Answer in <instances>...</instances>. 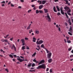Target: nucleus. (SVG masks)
<instances>
[{"instance_id": "obj_1", "label": "nucleus", "mask_w": 73, "mask_h": 73, "mask_svg": "<svg viewBox=\"0 0 73 73\" xmlns=\"http://www.w3.org/2000/svg\"><path fill=\"white\" fill-rule=\"evenodd\" d=\"M41 68L44 69H46V66H45V64H43L41 65H40L36 68L37 69H41Z\"/></svg>"}, {"instance_id": "obj_2", "label": "nucleus", "mask_w": 73, "mask_h": 73, "mask_svg": "<svg viewBox=\"0 0 73 73\" xmlns=\"http://www.w3.org/2000/svg\"><path fill=\"white\" fill-rule=\"evenodd\" d=\"M47 15L46 16V17H47V18L46 19V20H48V22H50V21H51V19L50 17V16L49 15V13H48Z\"/></svg>"}, {"instance_id": "obj_3", "label": "nucleus", "mask_w": 73, "mask_h": 73, "mask_svg": "<svg viewBox=\"0 0 73 73\" xmlns=\"http://www.w3.org/2000/svg\"><path fill=\"white\" fill-rule=\"evenodd\" d=\"M44 42V41L42 40H40L39 41H37L36 42V44L37 45H40V44H41Z\"/></svg>"}, {"instance_id": "obj_4", "label": "nucleus", "mask_w": 73, "mask_h": 73, "mask_svg": "<svg viewBox=\"0 0 73 73\" xmlns=\"http://www.w3.org/2000/svg\"><path fill=\"white\" fill-rule=\"evenodd\" d=\"M47 56V58H48V59H50L51 58V56H52V53L50 52L48 54Z\"/></svg>"}, {"instance_id": "obj_5", "label": "nucleus", "mask_w": 73, "mask_h": 73, "mask_svg": "<svg viewBox=\"0 0 73 73\" xmlns=\"http://www.w3.org/2000/svg\"><path fill=\"white\" fill-rule=\"evenodd\" d=\"M13 48L14 49L15 51H16V47H15V46L14 44H13V46H12L11 47V49H13Z\"/></svg>"}, {"instance_id": "obj_6", "label": "nucleus", "mask_w": 73, "mask_h": 73, "mask_svg": "<svg viewBox=\"0 0 73 73\" xmlns=\"http://www.w3.org/2000/svg\"><path fill=\"white\" fill-rule=\"evenodd\" d=\"M45 62V60H41L38 64V65H40Z\"/></svg>"}, {"instance_id": "obj_7", "label": "nucleus", "mask_w": 73, "mask_h": 73, "mask_svg": "<svg viewBox=\"0 0 73 73\" xmlns=\"http://www.w3.org/2000/svg\"><path fill=\"white\" fill-rule=\"evenodd\" d=\"M17 59L18 60V61H19L20 62H23V61H24L25 60L24 59H22L19 58H17Z\"/></svg>"}, {"instance_id": "obj_8", "label": "nucleus", "mask_w": 73, "mask_h": 73, "mask_svg": "<svg viewBox=\"0 0 73 73\" xmlns=\"http://www.w3.org/2000/svg\"><path fill=\"white\" fill-rule=\"evenodd\" d=\"M37 48H36V49L37 50L39 51V50H40L41 49V48H40V46H39V45H37Z\"/></svg>"}, {"instance_id": "obj_9", "label": "nucleus", "mask_w": 73, "mask_h": 73, "mask_svg": "<svg viewBox=\"0 0 73 73\" xmlns=\"http://www.w3.org/2000/svg\"><path fill=\"white\" fill-rule=\"evenodd\" d=\"M1 41H2V42H8V40L7 39H2L1 40Z\"/></svg>"}, {"instance_id": "obj_10", "label": "nucleus", "mask_w": 73, "mask_h": 73, "mask_svg": "<svg viewBox=\"0 0 73 73\" xmlns=\"http://www.w3.org/2000/svg\"><path fill=\"white\" fill-rule=\"evenodd\" d=\"M48 61L49 63H51L52 62V59L50 58L48 60Z\"/></svg>"}, {"instance_id": "obj_11", "label": "nucleus", "mask_w": 73, "mask_h": 73, "mask_svg": "<svg viewBox=\"0 0 73 73\" xmlns=\"http://www.w3.org/2000/svg\"><path fill=\"white\" fill-rule=\"evenodd\" d=\"M64 9L66 11H68V9H69V8L68 7L66 6L64 7Z\"/></svg>"}, {"instance_id": "obj_12", "label": "nucleus", "mask_w": 73, "mask_h": 73, "mask_svg": "<svg viewBox=\"0 0 73 73\" xmlns=\"http://www.w3.org/2000/svg\"><path fill=\"white\" fill-rule=\"evenodd\" d=\"M53 9L54 12H57V10H56V7H54Z\"/></svg>"}, {"instance_id": "obj_13", "label": "nucleus", "mask_w": 73, "mask_h": 73, "mask_svg": "<svg viewBox=\"0 0 73 73\" xmlns=\"http://www.w3.org/2000/svg\"><path fill=\"white\" fill-rule=\"evenodd\" d=\"M70 28L69 29V31L72 33V31H73V29L72 28V27H70Z\"/></svg>"}, {"instance_id": "obj_14", "label": "nucleus", "mask_w": 73, "mask_h": 73, "mask_svg": "<svg viewBox=\"0 0 73 73\" xmlns=\"http://www.w3.org/2000/svg\"><path fill=\"white\" fill-rule=\"evenodd\" d=\"M44 13H48V9H44Z\"/></svg>"}, {"instance_id": "obj_15", "label": "nucleus", "mask_w": 73, "mask_h": 73, "mask_svg": "<svg viewBox=\"0 0 73 73\" xmlns=\"http://www.w3.org/2000/svg\"><path fill=\"white\" fill-rule=\"evenodd\" d=\"M43 7V5H40L39 7V9H42V8Z\"/></svg>"}, {"instance_id": "obj_16", "label": "nucleus", "mask_w": 73, "mask_h": 73, "mask_svg": "<svg viewBox=\"0 0 73 73\" xmlns=\"http://www.w3.org/2000/svg\"><path fill=\"white\" fill-rule=\"evenodd\" d=\"M41 48H44V49H46L45 48V47L44 46V44H42L41 45Z\"/></svg>"}, {"instance_id": "obj_17", "label": "nucleus", "mask_w": 73, "mask_h": 73, "mask_svg": "<svg viewBox=\"0 0 73 73\" xmlns=\"http://www.w3.org/2000/svg\"><path fill=\"white\" fill-rule=\"evenodd\" d=\"M56 8L57 9L58 11V12H60V9L59 8V7H58V6H56Z\"/></svg>"}, {"instance_id": "obj_18", "label": "nucleus", "mask_w": 73, "mask_h": 73, "mask_svg": "<svg viewBox=\"0 0 73 73\" xmlns=\"http://www.w3.org/2000/svg\"><path fill=\"white\" fill-rule=\"evenodd\" d=\"M35 33L36 34H39V31L36 30L35 31Z\"/></svg>"}, {"instance_id": "obj_19", "label": "nucleus", "mask_w": 73, "mask_h": 73, "mask_svg": "<svg viewBox=\"0 0 73 73\" xmlns=\"http://www.w3.org/2000/svg\"><path fill=\"white\" fill-rule=\"evenodd\" d=\"M33 42H36V38L35 37H33Z\"/></svg>"}, {"instance_id": "obj_20", "label": "nucleus", "mask_w": 73, "mask_h": 73, "mask_svg": "<svg viewBox=\"0 0 73 73\" xmlns=\"http://www.w3.org/2000/svg\"><path fill=\"white\" fill-rule=\"evenodd\" d=\"M65 1H66L67 4H68V5H70V3H68V1H67V0H66Z\"/></svg>"}, {"instance_id": "obj_21", "label": "nucleus", "mask_w": 73, "mask_h": 73, "mask_svg": "<svg viewBox=\"0 0 73 73\" xmlns=\"http://www.w3.org/2000/svg\"><path fill=\"white\" fill-rule=\"evenodd\" d=\"M46 2V1H42V4H45V3Z\"/></svg>"}, {"instance_id": "obj_22", "label": "nucleus", "mask_w": 73, "mask_h": 73, "mask_svg": "<svg viewBox=\"0 0 73 73\" xmlns=\"http://www.w3.org/2000/svg\"><path fill=\"white\" fill-rule=\"evenodd\" d=\"M21 41L22 43H23V42H25V40H24V39H21Z\"/></svg>"}, {"instance_id": "obj_23", "label": "nucleus", "mask_w": 73, "mask_h": 73, "mask_svg": "<svg viewBox=\"0 0 73 73\" xmlns=\"http://www.w3.org/2000/svg\"><path fill=\"white\" fill-rule=\"evenodd\" d=\"M36 54V53L35 52L32 55V57H33V56H35Z\"/></svg>"}, {"instance_id": "obj_24", "label": "nucleus", "mask_w": 73, "mask_h": 73, "mask_svg": "<svg viewBox=\"0 0 73 73\" xmlns=\"http://www.w3.org/2000/svg\"><path fill=\"white\" fill-rule=\"evenodd\" d=\"M67 11H67V13H70L71 12V10L70 9H68V10Z\"/></svg>"}, {"instance_id": "obj_25", "label": "nucleus", "mask_w": 73, "mask_h": 73, "mask_svg": "<svg viewBox=\"0 0 73 73\" xmlns=\"http://www.w3.org/2000/svg\"><path fill=\"white\" fill-rule=\"evenodd\" d=\"M45 50H46V52L47 53H50V51H48V50H47L46 48H45Z\"/></svg>"}, {"instance_id": "obj_26", "label": "nucleus", "mask_w": 73, "mask_h": 73, "mask_svg": "<svg viewBox=\"0 0 73 73\" xmlns=\"http://www.w3.org/2000/svg\"><path fill=\"white\" fill-rule=\"evenodd\" d=\"M29 71V72H35V70H30Z\"/></svg>"}, {"instance_id": "obj_27", "label": "nucleus", "mask_w": 73, "mask_h": 73, "mask_svg": "<svg viewBox=\"0 0 73 73\" xmlns=\"http://www.w3.org/2000/svg\"><path fill=\"white\" fill-rule=\"evenodd\" d=\"M65 15L66 17L67 18H69V17L68 16V15H67V13H65Z\"/></svg>"}, {"instance_id": "obj_28", "label": "nucleus", "mask_w": 73, "mask_h": 73, "mask_svg": "<svg viewBox=\"0 0 73 73\" xmlns=\"http://www.w3.org/2000/svg\"><path fill=\"white\" fill-rule=\"evenodd\" d=\"M36 14H38V13H39V11H38V10H36Z\"/></svg>"}, {"instance_id": "obj_29", "label": "nucleus", "mask_w": 73, "mask_h": 73, "mask_svg": "<svg viewBox=\"0 0 73 73\" xmlns=\"http://www.w3.org/2000/svg\"><path fill=\"white\" fill-rule=\"evenodd\" d=\"M31 32H33V30H32V29H31L29 31V33H30V34H31Z\"/></svg>"}, {"instance_id": "obj_30", "label": "nucleus", "mask_w": 73, "mask_h": 73, "mask_svg": "<svg viewBox=\"0 0 73 73\" xmlns=\"http://www.w3.org/2000/svg\"><path fill=\"white\" fill-rule=\"evenodd\" d=\"M31 65H32V64L30 63L28 65V67H31Z\"/></svg>"}, {"instance_id": "obj_31", "label": "nucleus", "mask_w": 73, "mask_h": 73, "mask_svg": "<svg viewBox=\"0 0 73 73\" xmlns=\"http://www.w3.org/2000/svg\"><path fill=\"white\" fill-rule=\"evenodd\" d=\"M39 12H40V13H43V12L42 10H39Z\"/></svg>"}, {"instance_id": "obj_32", "label": "nucleus", "mask_w": 73, "mask_h": 73, "mask_svg": "<svg viewBox=\"0 0 73 73\" xmlns=\"http://www.w3.org/2000/svg\"><path fill=\"white\" fill-rule=\"evenodd\" d=\"M25 46H22V50H23V49H25Z\"/></svg>"}, {"instance_id": "obj_33", "label": "nucleus", "mask_w": 73, "mask_h": 73, "mask_svg": "<svg viewBox=\"0 0 73 73\" xmlns=\"http://www.w3.org/2000/svg\"><path fill=\"white\" fill-rule=\"evenodd\" d=\"M68 34H69V35H70V36H72V33H71L70 32H68Z\"/></svg>"}, {"instance_id": "obj_34", "label": "nucleus", "mask_w": 73, "mask_h": 73, "mask_svg": "<svg viewBox=\"0 0 73 73\" xmlns=\"http://www.w3.org/2000/svg\"><path fill=\"white\" fill-rule=\"evenodd\" d=\"M35 66V63H33L32 64V67H34V66Z\"/></svg>"}, {"instance_id": "obj_35", "label": "nucleus", "mask_w": 73, "mask_h": 73, "mask_svg": "<svg viewBox=\"0 0 73 73\" xmlns=\"http://www.w3.org/2000/svg\"><path fill=\"white\" fill-rule=\"evenodd\" d=\"M31 29V27L30 26H28L27 28V30H28V29Z\"/></svg>"}, {"instance_id": "obj_36", "label": "nucleus", "mask_w": 73, "mask_h": 73, "mask_svg": "<svg viewBox=\"0 0 73 73\" xmlns=\"http://www.w3.org/2000/svg\"><path fill=\"white\" fill-rule=\"evenodd\" d=\"M61 13L62 15H64V12L63 11H61Z\"/></svg>"}, {"instance_id": "obj_37", "label": "nucleus", "mask_w": 73, "mask_h": 73, "mask_svg": "<svg viewBox=\"0 0 73 73\" xmlns=\"http://www.w3.org/2000/svg\"><path fill=\"white\" fill-rule=\"evenodd\" d=\"M5 1H3L1 2V4H5Z\"/></svg>"}, {"instance_id": "obj_38", "label": "nucleus", "mask_w": 73, "mask_h": 73, "mask_svg": "<svg viewBox=\"0 0 73 73\" xmlns=\"http://www.w3.org/2000/svg\"><path fill=\"white\" fill-rule=\"evenodd\" d=\"M66 38L67 39V41L68 40H69V37L68 36H66Z\"/></svg>"}, {"instance_id": "obj_39", "label": "nucleus", "mask_w": 73, "mask_h": 73, "mask_svg": "<svg viewBox=\"0 0 73 73\" xmlns=\"http://www.w3.org/2000/svg\"><path fill=\"white\" fill-rule=\"evenodd\" d=\"M72 50V47H70V48H69L68 49V51H70V50Z\"/></svg>"}, {"instance_id": "obj_40", "label": "nucleus", "mask_w": 73, "mask_h": 73, "mask_svg": "<svg viewBox=\"0 0 73 73\" xmlns=\"http://www.w3.org/2000/svg\"><path fill=\"white\" fill-rule=\"evenodd\" d=\"M57 15H58V16H60V15H61V13L60 12H58L57 13Z\"/></svg>"}, {"instance_id": "obj_41", "label": "nucleus", "mask_w": 73, "mask_h": 73, "mask_svg": "<svg viewBox=\"0 0 73 73\" xmlns=\"http://www.w3.org/2000/svg\"><path fill=\"white\" fill-rule=\"evenodd\" d=\"M9 57H11V58H13V55H11V54H10L9 55Z\"/></svg>"}, {"instance_id": "obj_42", "label": "nucleus", "mask_w": 73, "mask_h": 73, "mask_svg": "<svg viewBox=\"0 0 73 73\" xmlns=\"http://www.w3.org/2000/svg\"><path fill=\"white\" fill-rule=\"evenodd\" d=\"M62 9H63V8H62V7H61V8H60V10L61 12V11H63Z\"/></svg>"}, {"instance_id": "obj_43", "label": "nucleus", "mask_w": 73, "mask_h": 73, "mask_svg": "<svg viewBox=\"0 0 73 73\" xmlns=\"http://www.w3.org/2000/svg\"><path fill=\"white\" fill-rule=\"evenodd\" d=\"M67 41L68 43H71V41L70 40H68Z\"/></svg>"}, {"instance_id": "obj_44", "label": "nucleus", "mask_w": 73, "mask_h": 73, "mask_svg": "<svg viewBox=\"0 0 73 73\" xmlns=\"http://www.w3.org/2000/svg\"><path fill=\"white\" fill-rule=\"evenodd\" d=\"M0 51L1 52H3V53H5V51H3V50L2 49H1Z\"/></svg>"}, {"instance_id": "obj_45", "label": "nucleus", "mask_w": 73, "mask_h": 73, "mask_svg": "<svg viewBox=\"0 0 73 73\" xmlns=\"http://www.w3.org/2000/svg\"><path fill=\"white\" fill-rule=\"evenodd\" d=\"M13 38L12 37L10 38V41H13Z\"/></svg>"}, {"instance_id": "obj_46", "label": "nucleus", "mask_w": 73, "mask_h": 73, "mask_svg": "<svg viewBox=\"0 0 73 73\" xmlns=\"http://www.w3.org/2000/svg\"><path fill=\"white\" fill-rule=\"evenodd\" d=\"M70 58H72V57H73V55L72 54L70 55Z\"/></svg>"}, {"instance_id": "obj_47", "label": "nucleus", "mask_w": 73, "mask_h": 73, "mask_svg": "<svg viewBox=\"0 0 73 73\" xmlns=\"http://www.w3.org/2000/svg\"><path fill=\"white\" fill-rule=\"evenodd\" d=\"M31 11H32V10L30 9L28 11V13H30V12H31Z\"/></svg>"}, {"instance_id": "obj_48", "label": "nucleus", "mask_w": 73, "mask_h": 73, "mask_svg": "<svg viewBox=\"0 0 73 73\" xmlns=\"http://www.w3.org/2000/svg\"><path fill=\"white\" fill-rule=\"evenodd\" d=\"M64 41L66 43L67 42V41H66V40L65 39H64Z\"/></svg>"}, {"instance_id": "obj_49", "label": "nucleus", "mask_w": 73, "mask_h": 73, "mask_svg": "<svg viewBox=\"0 0 73 73\" xmlns=\"http://www.w3.org/2000/svg\"><path fill=\"white\" fill-rule=\"evenodd\" d=\"M69 23L70 24V25H72V23H71V22H70V21H69Z\"/></svg>"}, {"instance_id": "obj_50", "label": "nucleus", "mask_w": 73, "mask_h": 73, "mask_svg": "<svg viewBox=\"0 0 73 73\" xmlns=\"http://www.w3.org/2000/svg\"><path fill=\"white\" fill-rule=\"evenodd\" d=\"M49 69L48 68H47L46 70V72H48L49 71Z\"/></svg>"}, {"instance_id": "obj_51", "label": "nucleus", "mask_w": 73, "mask_h": 73, "mask_svg": "<svg viewBox=\"0 0 73 73\" xmlns=\"http://www.w3.org/2000/svg\"><path fill=\"white\" fill-rule=\"evenodd\" d=\"M38 2L40 3V4H41V3H42L41 1H40L39 0L38 1Z\"/></svg>"}, {"instance_id": "obj_52", "label": "nucleus", "mask_w": 73, "mask_h": 73, "mask_svg": "<svg viewBox=\"0 0 73 73\" xmlns=\"http://www.w3.org/2000/svg\"><path fill=\"white\" fill-rule=\"evenodd\" d=\"M11 7H14V5H13L12 3H11Z\"/></svg>"}, {"instance_id": "obj_53", "label": "nucleus", "mask_w": 73, "mask_h": 73, "mask_svg": "<svg viewBox=\"0 0 73 73\" xmlns=\"http://www.w3.org/2000/svg\"><path fill=\"white\" fill-rule=\"evenodd\" d=\"M26 47V49H29V47H28V46H27Z\"/></svg>"}, {"instance_id": "obj_54", "label": "nucleus", "mask_w": 73, "mask_h": 73, "mask_svg": "<svg viewBox=\"0 0 73 73\" xmlns=\"http://www.w3.org/2000/svg\"><path fill=\"white\" fill-rule=\"evenodd\" d=\"M50 73H52V70L51 69L50 70Z\"/></svg>"}, {"instance_id": "obj_55", "label": "nucleus", "mask_w": 73, "mask_h": 73, "mask_svg": "<svg viewBox=\"0 0 73 73\" xmlns=\"http://www.w3.org/2000/svg\"><path fill=\"white\" fill-rule=\"evenodd\" d=\"M25 40H28V38H25Z\"/></svg>"}, {"instance_id": "obj_56", "label": "nucleus", "mask_w": 73, "mask_h": 73, "mask_svg": "<svg viewBox=\"0 0 73 73\" xmlns=\"http://www.w3.org/2000/svg\"><path fill=\"white\" fill-rule=\"evenodd\" d=\"M33 61L34 62H36V60L35 59H34L33 60Z\"/></svg>"}, {"instance_id": "obj_57", "label": "nucleus", "mask_w": 73, "mask_h": 73, "mask_svg": "<svg viewBox=\"0 0 73 73\" xmlns=\"http://www.w3.org/2000/svg\"><path fill=\"white\" fill-rule=\"evenodd\" d=\"M67 13L68 14V15H69L70 16H71V14H70V13Z\"/></svg>"}, {"instance_id": "obj_58", "label": "nucleus", "mask_w": 73, "mask_h": 73, "mask_svg": "<svg viewBox=\"0 0 73 73\" xmlns=\"http://www.w3.org/2000/svg\"><path fill=\"white\" fill-rule=\"evenodd\" d=\"M5 70H6V71H7V72H8V69H5Z\"/></svg>"}, {"instance_id": "obj_59", "label": "nucleus", "mask_w": 73, "mask_h": 73, "mask_svg": "<svg viewBox=\"0 0 73 73\" xmlns=\"http://www.w3.org/2000/svg\"><path fill=\"white\" fill-rule=\"evenodd\" d=\"M20 1H21V2H22V3H23L24 1V0H21Z\"/></svg>"}, {"instance_id": "obj_60", "label": "nucleus", "mask_w": 73, "mask_h": 73, "mask_svg": "<svg viewBox=\"0 0 73 73\" xmlns=\"http://www.w3.org/2000/svg\"><path fill=\"white\" fill-rule=\"evenodd\" d=\"M65 25L66 26H68V24L67 23H65Z\"/></svg>"}, {"instance_id": "obj_61", "label": "nucleus", "mask_w": 73, "mask_h": 73, "mask_svg": "<svg viewBox=\"0 0 73 73\" xmlns=\"http://www.w3.org/2000/svg\"><path fill=\"white\" fill-rule=\"evenodd\" d=\"M11 4V2H9L8 3V5H9V4Z\"/></svg>"}, {"instance_id": "obj_62", "label": "nucleus", "mask_w": 73, "mask_h": 73, "mask_svg": "<svg viewBox=\"0 0 73 73\" xmlns=\"http://www.w3.org/2000/svg\"><path fill=\"white\" fill-rule=\"evenodd\" d=\"M36 0H31V2H34V1H36Z\"/></svg>"}, {"instance_id": "obj_63", "label": "nucleus", "mask_w": 73, "mask_h": 73, "mask_svg": "<svg viewBox=\"0 0 73 73\" xmlns=\"http://www.w3.org/2000/svg\"><path fill=\"white\" fill-rule=\"evenodd\" d=\"M13 56H14V57L16 58L17 57L16 55H14Z\"/></svg>"}, {"instance_id": "obj_64", "label": "nucleus", "mask_w": 73, "mask_h": 73, "mask_svg": "<svg viewBox=\"0 0 73 73\" xmlns=\"http://www.w3.org/2000/svg\"><path fill=\"white\" fill-rule=\"evenodd\" d=\"M31 7H35V5H32L31 6Z\"/></svg>"}]
</instances>
